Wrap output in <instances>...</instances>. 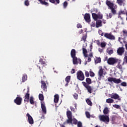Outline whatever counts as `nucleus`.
I'll return each instance as SVG.
<instances>
[{"label":"nucleus","instance_id":"nucleus-1","mask_svg":"<svg viewBox=\"0 0 127 127\" xmlns=\"http://www.w3.org/2000/svg\"><path fill=\"white\" fill-rule=\"evenodd\" d=\"M86 82L83 81L82 84L86 88L88 93H89V94H92L93 88H92V86H90V84H92V79L89 77H87L86 78Z\"/></svg>","mask_w":127,"mask_h":127},{"label":"nucleus","instance_id":"nucleus-2","mask_svg":"<svg viewBox=\"0 0 127 127\" xmlns=\"http://www.w3.org/2000/svg\"><path fill=\"white\" fill-rule=\"evenodd\" d=\"M106 4L108 6V8L111 10V12L114 15L117 14V10L116 9L118 8V5H115L114 3L108 0H106Z\"/></svg>","mask_w":127,"mask_h":127},{"label":"nucleus","instance_id":"nucleus-3","mask_svg":"<svg viewBox=\"0 0 127 127\" xmlns=\"http://www.w3.org/2000/svg\"><path fill=\"white\" fill-rule=\"evenodd\" d=\"M76 75L77 78L78 79V80H79V81H84V80L85 79V75H84V73L82 71H78Z\"/></svg>","mask_w":127,"mask_h":127},{"label":"nucleus","instance_id":"nucleus-4","mask_svg":"<svg viewBox=\"0 0 127 127\" xmlns=\"http://www.w3.org/2000/svg\"><path fill=\"white\" fill-rule=\"evenodd\" d=\"M118 61H119V60H118V59L115 58H110L107 60V63L109 65H114V64L118 63Z\"/></svg>","mask_w":127,"mask_h":127},{"label":"nucleus","instance_id":"nucleus-5","mask_svg":"<svg viewBox=\"0 0 127 127\" xmlns=\"http://www.w3.org/2000/svg\"><path fill=\"white\" fill-rule=\"evenodd\" d=\"M99 119L101 122H104V123H109L110 122V118L107 115H100Z\"/></svg>","mask_w":127,"mask_h":127},{"label":"nucleus","instance_id":"nucleus-6","mask_svg":"<svg viewBox=\"0 0 127 127\" xmlns=\"http://www.w3.org/2000/svg\"><path fill=\"white\" fill-rule=\"evenodd\" d=\"M110 97L111 99H114V100H118V101H121V99L120 98V95L117 93H112L110 95Z\"/></svg>","mask_w":127,"mask_h":127},{"label":"nucleus","instance_id":"nucleus-7","mask_svg":"<svg viewBox=\"0 0 127 127\" xmlns=\"http://www.w3.org/2000/svg\"><path fill=\"white\" fill-rule=\"evenodd\" d=\"M84 19H85L86 22L90 23L91 22V16L89 13H85L84 16Z\"/></svg>","mask_w":127,"mask_h":127},{"label":"nucleus","instance_id":"nucleus-8","mask_svg":"<svg viewBox=\"0 0 127 127\" xmlns=\"http://www.w3.org/2000/svg\"><path fill=\"white\" fill-rule=\"evenodd\" d=\"M30 94H29V90H28L27 93L25 94L24 96V102L25 103H29V97Z\"/></svg>","mask_w":127,"mask_h":127},{"label":"nucleus","instance_id":"nucleus-9","mask_svg":"<svg viewBox=\"0 0 127 127\" xmlns=\"http://www.w3.org/2000/svg\"><path fill=\"white\" fill-rule=\"evenodd\" d=\"M26 117H28L29 124H30V125H33V124H34V121L33 120V118H32V117L30 115V114L27 113L26 114Z\"/></svg>","mask_w":127,"mask_h":127},{"label":"nucleus","instance_id":"nucleus-10","mask_svg":"<svg viewBox=\"0 0 127 127\" xmlns=\"http://www.w3.org/2000/svg\"><path fill=\"white\" fill-rule=\"evenodd\" d=\"M41 88L45 91V92H47V85H46V83L45 82L42 80H41Z\"/></svg>","mask_w":127,"mask_h":127},{"label":"nucleus","instance_id":"nucleus-11","mask_svg":"<svg viewBox=\"0 0 127 127\" xmlns=\"http://www.w3.org/2000/svg\"><path fill=\"white\" fill-rule=\"evenodd\" d=\"M14 103L16 105H21V103L22 102V98L21 97H17L16 99L14 100Z\"/></svg>","mask_w":127,"mask_h":127},{"label":"nucleus","instance_id":"nucleus-12","mask_svg":"<svg viewBox=\"0 0 127 127\" xmlns=\"http://www.w3.org/2000/svg\"><path fill=\"white\" fill-rule=\"evenodd\" d=\"M105 37H106V38H108V39H110L111 40H114L115 39V36L114 35H112V33H106L104 34Z\"/></svg>","mask_w":127,"mask_h":127},{"label":"nucleus","instance_id":"nucleus-13","mask_svg":"<svg viewBox=\"0 0 127 127\" xmlns=\"http://www.w3.org/2000/svg\"><path fill=\"white\" fill-rule=\"evenodd\" d=\"M41 107L42 111V113L44 114V115H46L47 110H46V106H45V103L41 102Z\"/></svg>","mask_w":127,"mask_h":127},{"label":"nucleus","instance_id":"nucleus-14","mask_svg":"<svg viewBox=\"0 0 127 127\" xmlns=\"http://www.w3.org/2000/svg\"><path fill=\"white\" fill-rule=\"evenodd\" d=\"M125 52V48L124 47H120L117 50V53L118 55H120V56H122L123 55V54H124Z\"/></svg>","mask_w":127,"mask_h":127},{"label":"nucleus","instance_id":"nucleus-15","mask_svg":"<svg viewBox=\"0 0 127 127\" xmlns=\"http://www.w3.org/2000/svg\"><path fill=\"white\" fill-rule=\"evenodd\" d=\"M116 2L120 6H122V5L125 6L126 5V0H117Z\"/></svg>","mask_w":127,"mask_h":127},{"label":"nucleus","instance_id":"nucleus-16","mask_svg":"<svg viewBox=\"0 0 127 127\" xmlns=\"http://www.w3.org/2000/svg\"><path fill=\"white\" fill-rule=\"evenodd\" d=\"M103 75H104V70L103 69V68L101 67L98 71V76L99 78H102Z\"/></svg>","mask_w":127,"mask_h":127},{"label":"nucleus","instance_id":"nucleus-17","mask_svg":"<svg viewBox=\"0 0 127 127\" xmlns=\"http://www.w3.org/2000/svg\"><path fill=\"white\" fill-rule=\"evenodd\" d=\"M71 57H76V50L75 49H72L70 52Z\"/></svg>","mask_w":127,"mask_h":127},{"label":"nucleus","instance_id":"nucleus-18","mask_svg":"<svg viewBox=\"0 0 127 127\" xmlns=\"http://www.w3.org/2000/svg\"><path fill=\"white\" fill-rule=\"evenodd\" d=\"M54 102L57 104L59 101V95L58 94H56L54 96Z\"/></svg>","mask_w":127,"mask_h":127},{"label":"nucleus","instance_id":"nucleus-19","mask_svg":"<svg viewBox=\"0 0 127 127\" xmlns=\"http://www.w3.org/2000/svg\"><path fill=\"white\" fill-rule=\"evenodd\" d=\"M68 119L66 120V122L64 123V125H66V124H72L73 119L72 118H67Z\"/></svg>","mask_w":127,"mask_h":127},{"label":"nucleus","instance_id":"nucleus-20","mask_svg":"<svg viewBox=\"0 0 127 127\" xmlns=\"http://www.w3.org/2000/svg\"><path fill=\"white\" fill-rule=\"evenodd\" d=\"M126 12L125 11V10H120L118 12V17H122V14H126Z\"/></svg>","mask_w":127,"mask_h":127},{"label":"nucleus","instance_id":"nucleus-21","mask_svg":"<svg viewBox=\"0 0 127 127\" xmlns=\"http://www.w3.org/2000/svg\"><path fill=\"white\" fill-rule=\"evenodd\" d=\"M110 113V110H109V108L105 107L103 110V114L104 115H108Z\"/></svg>","mask_w":127,"mask_h":127},{"label":"nucleus","instance_id":"nucleus-22","mask_svg":"<svg viewBox=\"0 0 127 127\" xmlns=\"http://www.w3.org/2000/svg\"><path fill=\"white\" fill-rule=\"evenodd\" d=\"M102 21L101 20H98L96 21V27H101L102 26Z\"/></svg>","mask_w":127,"mask_h":127},{"label":"nucleus","instance_id":"nucleus-23","mask_svg":"<svg viewBox=\"0 0 127 127\" xmlns=\"http://www.w3.org/2000/svg\"><path fill=\"white\" fill-rule=\"evenodd\" d=\"M39 1H40V3H41V4H43L44 5H47V6H48L49 5V3L48 2H47L46 1H45V0H38Z\"/></svg>","mask_w":127,"mask_h":127},{"label":"nucleus","instance_id":"nucleus-24","mask_svg":"<svg viewBox=\"0 0 127 127\" xmlns=\"http://www.w3.org/2000/svg\"><path fill=\"white\" fill-rule=\"evenodd\" d=\"M72 58L73 64H74V65H75V64H78V59L77 58V57H73Z\"/></svg>","mask_w":127,"mask_h":127},{"label":"nucleus","instance_id":"nucleus-25","mask_svg":"<svg viewBox=\"0 0 127 127\" xmlns=\"http://www.w3.org/2000/svg\"><path fill=\"white\" fill-rule=\"evenodd\" d=\"M115 101L112 98H108L106 99V103L108 104H113Z\"/></svg>","mask_w":127,"mask_h":127},{"label":"nucleus","instance_id":"nucleus-26","mask_svg":"<svg viewBox=\"0 0 127 127\" xmlns=\"http://www.w3.org/2000/svg\"><path fill=\"white\" fill-rule=\"evenodd\" d=\"M114 83L116 84H120V83L122 82V80L120 79H118L116 78H114Z\"/></svg>","mask_w":127,"mask_h":127},{"label":"nucleus","instance_id":"nucleus-27","mask_svg":"<svg viewBox=\"0 0 127 127\" xmlns=\"http://www.w3.org/2000/svg\"><path fill=\"white\" fill-rule=\"evenodd\" d=\"M118 119V116L116 115H112L111 116V120L112 122H115V121H117Z\"/></svg>","mask_w":127,"mask_h":127},{"label":"nucleus","instance_id":"nucleus-28","mask_svg":"<svg viewBox=\"0 0 127 127\" xmlns=\"http://www.w3.org/2000/svg\"><path fill=\"white\" fill-rule=\"evenodd\" d=\"M120 35L121 37L123 38H126L127 37V32H121Z\"/></svg>","mask_w":127,"mask_h":127},{"label":"nucleus","instance_id":"nucleus-29","mask_svg":"<svg viewBox=\"0 0 127 127\" xmlns=\"http://www.w3.org/2000/svg\"><path fill=\"white\" fill-rule=\"evenodd\" d=\"M92 18H93V19H94V20H98V14L95 13H93L92 14Z\"/></svg>","mask_w":127,"mask_h":127},{"label":"nucleus","instance_id":"nucleus-30","mask_svg":"<svg viewBox=\"0 0 127 127\" xmlns=\"http://www.w3.org/2000/svg\"><path fill=\"white\" fill-rule=\"evenodd\" d=\"M22 82H24L27 80V75L24 74L22 77Z\"/></svg>","mask_w":127,"mask_h":127},{"label":"nucleus","instance_id":"nucleus-31","mask_svg":"<svg viewBox=\"0 0 127 127\" xmlns=\"http://www.w3.org/2000/svg\"><path fill=\"white\" fill-rule=\"evenodd\" d=\"M71 80V76L68 75L65 78V81L66 83H70V81Z\"/></svg>","mask_w":127,"mask_h":127},{"label":"nucleus","instance_id":"nucleus-32","mask_svg":"<svg viewBox=\"0 0 127 127\" xmlns=\"http://www.w3.org/2000/svg\"><path fill=\"white\" fill-rule=\"evenodd\" d=\"M66 116L67 118H72V112L70 111H66Z\"/></svg>","mask_w":127,"mask_h":127},{"label":"nucleus","instance_id":"nucleus-33","mask_svg":"<svg viewBox=\"0 0 127 127\" xmlns=\"http://www.w3.org/2000/svg\"><path fill=\"white\" fill-rule=\"evenodd\" d=\"M29 102L31 105H33L34 104V98L33 96L30 97Z\"/></svg>","mask_w":127,"mask_h":127},{"label":"nucleus","instance_id":"nucleus-34","mask_svg":"<svg viewBox=\"0 0 127 127\" xmlns=\"http://www.w3.org/2000/svg\"><path fill=\"white\" fill-rule=\"evenodd\" d=\"M117 68H118V69H120V71L121 72H123V66L122 65V64H121L120 63H118L117 66Z\"/></svg>","mask_w":127,"mask_h":127},{"label":"nucleus","instance_id":"nucleus-35","mask_svg":"<svg viewBox=\"0 0 127 127\" xmlns=\"http://www.w3.org/2000/svg\"><path fill=\"white\" fill-rule=\"evenodd\" d=\"M86 102L87 104L89 105V106H92V105H93V104L92 103V101L90 99H89V98L86 99Z\"/></svg>","mask_w":127,"mask_h":127},{"label":"nucleus","instance_id":"nucleus-36","mask_svg":"<svg viewBox=\"0 0 127 127\" xmlns=\"http://www.w3.org/2000/svg\"><path fill=\"white\" fill-rule=\"evenodd\" d=\"M39 99L40 101H43L44 100V96H43V94H39Z\"/></svg>","mask_w":127,"mask_h":127},{"label":"nucleus","instance_id":"nucleus-37","mask_svg":"<svg viewBox=\"0 0 127 127\" xmlns=\"http://www.w3.org/2000/svg\"><path fill=\"white\" fill-rule=\"evenodd\" d=\"M85 115L87 119H90L91 118V115L90 114V113H89V112L88 111L85 112Z\"/></svg>","mask_w":127,"mask_h":127},{"label":"nucleus","instance_id":"nucleus-38","mask_svg":"<svg viewBox=\"0 0 127 127\" xmlns=\"http://www.w3.org/2000/svg\"><path fill=\"white\" fill-rule=\"evenodd\" d=\"M86 39H87V33L85 34V35L83 36L81 38V41H86Z\"/></svg>","mask_w":127,"mask_h":127},{"label":"nucleus","instance_id":"nucleus-39","mask_svg":"<svg viewBox=\"0 0 127 127\" xmlns=\"http://www.w3.org/2000/svg\"><path fill=\"white\" fill-rule=\"evenodd\" d=\"M108 82H114L115 78L109 77L107 78Z\"/></svg>","mask_w":127,"mask_h":127},{"label":"nucleus","instance_id":"nucleus-40","mask_svg":"<svg viewBox=\"0 0 127 127\" xmlns=\"http://www.w3.org/2000/svg\"><path fill=\"white\" fill-rule=\"evenodd\" d=\"M91 71H92V69H90L89 71V74L90 77H95V73H94V72Z\"/></svg>","mask_w":127,"mask_h":127},{"label":"nucleus","instance_id":"nucleus-41","mask_svg":"<svg viewBox=\"0 0 127 127\" xmlns=\"http://www.w3.org/2000/svg\"><path fill=\"white\" fill-rule=\"evenodd\" d=\"M77 123H78V120H77V119H73L72 120V124H73V125H77Z\"/></svg>","mask_w":127,"mask_h":127},{"label":"nucleus","instance_id":"nucleus-42","mask_svg":"<svg viewBox=\"0 0 127 127\" xmlns=\"http://www.w3.org/2000/svg\"><path fill=\"white\" fill-rule=\"evenodd\" d=\"M113 108H115V109H121V106L118 104H115L113 105Z\"/></svg>","mask_w":127,"mask_h":127},{"label":"nucleus","instance_id":"nucleus-43","mask_svg":"<svg viewBox=\"0 0 127 127\" xmlns=\"http://www.w3.org/2000/svg\"><path fill=\"white\" fill-rule=\"evenodd\" d=\"M95 63H96L97 64H98V63H101V58H97L96 60H95Z\"/></svg>","mask_w":127,"mask_h":127},{"label":"nucleus","instance_id":"nucleus-44","mask_svg":"<svg viewBox=\"0 0 127 127\" xmlns=\"http://www.w3.org/2000/svg\"><path fill=\"white\" fill-rule=\"evenodd\" d=\"M68 5V2L67 1H64L63 3V6L64 8H66L67 7V6Z\"/></svg>","mask_w":127,"mask_h":127},{"label":"nucleus","instance_id":"nucleus-45","mask_svg":"<svg viewBox=\"0 0 127 127\" xmlns=\"http://www.w3.org/2000/svg\"><path fill=\"white\" fill-rule=\"evenodd\" d=\"M97 15H98V19H102L103 18V14L99 13V14H98Z\"/></svg>","mask_w":127,"mask_h":127},{"label":"nucleus","instance_id":"nucleus-46","mask_svg":"<svg viewBox=\"0 0 127 127\" xmlns=\"http://www.w3.org/2000/svg\"><path fill=\"white\" fill-rule=\"evenodd\" d=\"M24 4L25 5H26V6H28V5H29V1H28V0H25Z\"/></svg>","mask_w":127,"mask_h":127},{"label":"nucleus","instance_id":"nucleus-47","mask_svg":"<svg viewBox=\"0 0 127 127\" xmlns=\"http://www.w3.org/2000/svg\"><path fill=\"white\" fill-rule=\"evenodd\" d=\"M121 86H122L123 87H127V82H123L121 83Z\"/></svg>","mask_w":127,"mask_h":127},{"label":"nucleus","instance_id":"nucleus-48","mask_svg":"<svg viewBox=\"0 0 127 127\" xmlns=\"http://www.w3.org/2000/svg\"><path fill=\"white\" fill-rule=\"evenodd\" d=\"M39 62L42 64V65H44V64H45V62H44L42 59H40Z\"/></svg>","mask_w":127,"mask_h":127},{"label":"nucleus","instance_id":"nucleus-49","mask_svg":"<svg viewBox=\"0 0 127 127\" xmlns=\"http://www.w3.org/2000/svg\"><path fill=\"white\" fill-rule=\"evenodd\" d=\"M101 47L104 48V47H106V43L104 42H102L100 44Z\"/></svg>","mask_w":127,"mask_h":127},{"label":"nucleus","instance_id":"nucleus-50","mask_svg":"<svg viewBox=\"0 0 127 127\" xmlns=\"http://www.w3.org/2000/svg\"><path fill=\"white\" fill-rule=\"evenodd\" d=\"M124 62L123 63V65L125 64V62H126L127 64V56H125L124 59Z\"/></svg>","mask_w":127,"mask_h":127},{"label":"nucleus","instance_id":"nucleus-51","mask_svg":"<svg viewBox=\"0 0 127 127\" xmlns=\"http://www.w3.org/2000/svg\"><path fill=\"white\" fill-rule=\"evenodd\" d=\"M107 16L108 18H112V17L113 16V14L111 13H109V14H107Z\"/></svg>","mask_w":127,"mask_h":127},{"label":"nucleus","instance_id":"nucleus-52","mask_svg":"<svg viewBox=\"0 0 127 127\" xmlns=\"http://www.w3.org/2000/svg\"><path fill=\"white\" fill-rule=\"evenodd\" d=\"M90 25L91 27H95V26H96V23L95 22V21L92 22Z\"/></svg>","mask_w":127,"mask_h":127},{"label":"nucleus","instance_id":"nucleus-53","mask_svg":"<svg viewBox=\"0 0 127 127\" xmlns=\"http://www.w3.org/2000/svg\"><path fill=\"white\" fill-rule=\"evenodd\" d=\"M82 51H83V54H85L86 53H88V52L87 51V50L85 49L84 48H82Z\"/></svg>","mask_w":127,"mask_h":127},{"label":"nucleus","instance_id":"nucleus-54","mask_svg":"<svg viewBox=\"0 0 127 127\" xmlns=\"http://www.w3.org/2000/svg\"><path fill=\"white\" fill-rule=\"evenodd\" d=\"M73 97L74 98V99H75V100H77V99H78V94L77 93H74L73 95Z\"/></svg>","mask_w":127,"mask_h":127},{"label":"nucleus","instance_id":"nucleus-55","mask_svg":"<svg viewBox=\"0 0 127 127\" xmlns=\"http://www.w3.org/2000/svg\"><path fill=\"white\" fill-rule=\"evenodd\" d=\"M85 75L86 77H89V76H90V73H89V71H85Z\"/></svg>","mask_w":127,"mask_h":127},{"label":"nucleus","instance_id":"nucleus-56","mask_svg":"<svg viewBox=\"0 0 127 127\" xmlns=\"http://www.w3.org/2000/svg\"><path fill=\"white\" fill-rule=\"evenodd\" d=\"M77 127H82V122H77Z\"/></svg>","mask_w":127,"mask_h":127},{"label":"nucleus","instance_id":"nucleus-57","mask_svg":"<svg viewBox=\"0 0 127 127\" xmlns=\"http://www.w3.org/2000/svg\"><path fill=\"white\" fill-rule=\"evenodd\" d=\"M76 27L77 28H82V25L80 23H78L76 25Z\"/></svg>","mask_w":127,"mask_h":127},{"label":"nucleus","instance_id":"nucleus-58","mask_svg":"<svg viewBox=\"0 0 127 127\" xmlns=\"http://www.w3.org/2000/svg\"><path fill=\"white\" fill-rule=\"evenodd\" d=\"M113 53H114V51H113V50H110L108 52V54H110V55L111 54H113Z\"/></svg>","mask_w":127,"mask_h":127},{"label":"nucleus","instance_id":"nucleus-59","mask_svg":"<svg viewBox=\"0 0 127 127\" xmlns=\"http://www.w3.org/2000/svg\"><path fill=\"white\" fill-rule=\"evenodd\" d=\"M70 109L72 112H75V108H73V107L70 106Z\"/></svg>","mask_w":127,"mask_h":127},{"label":"nucleus","instance_id":"nucleus-60","mask_svg":"<svg viewBox=\"0 0 127 127\" xmlns=\"http://www.w3.org/2000/svg\"><path fill=\"white\" fill-rule=\"evenodd\" d=\"M75 72V69L72 68L71 71V74H74Z\"/></svg>","mask_w":127,"mask_h":127},{"label":"nucleus","instance_id":"nucleus-61","mask_svg":"<svg viewBox=\"0 0 127 127\" xmlns=\"http://www.w3.org/2000/svg\"><path fill=\"white\" fill-rule=\"evenodd\" d=\"M49 1L52 3H55V0H49Z\"/></svg>","mask_w":127,"mask_h":127},{"label":"nucleus","instance_id":"nucleus-62","mask_svg":"<svg viewBox=\"0 0 127 127\" xmlns=\"http://www.w3.org/2000/svg\"><path fill=\"white\" fill-rule=\"evenodd\" d=\"M92 61V59L91 58L88 57V62H91Z\"/></svg>","mask_w":127,"mask_h":127},{"label":"nucleus","instance_id":"nucleus-63","mask_svg":"<svg viewBox=\"0 0 127 127\" xmlns=\"http://www.w3.org/2000/svg\"><path fill=\"white\" fill-rule=\"evenodd\" d=\"M89 57H93V53H90L89 54Z\"/></svg>","mask_w":127,"mask_h":127},{"label":"nucleus","instance_id":"nucleus-64","mask_svg":"<svg viewBox=\"0 0 127 127\" xmlns=\"http://www.w3.org/2000/svg\"><path fill=\"white\" fill-rule=\"evenodd\" d=\"M98 51H99L100 53H102V52H103V49L100 48L98 49Z\"/></svg>","mask_w":127,"mask_h":127}]
</instances>
